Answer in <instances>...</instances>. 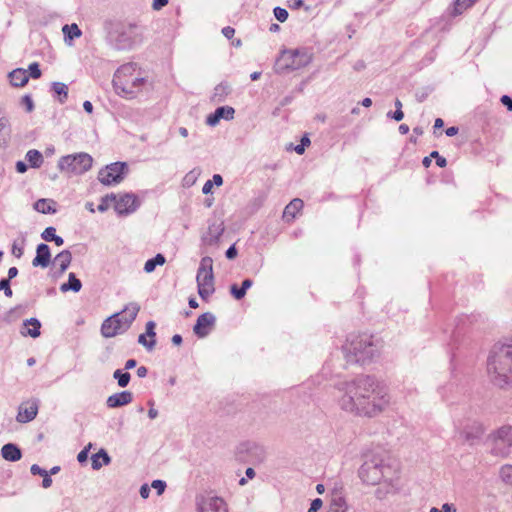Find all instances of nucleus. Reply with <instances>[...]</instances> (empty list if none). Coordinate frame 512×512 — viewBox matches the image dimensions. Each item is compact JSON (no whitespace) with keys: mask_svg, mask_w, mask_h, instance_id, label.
<instances>
[{"mask_svg":"<svg viewBox=\"0 0 512 512\" xmlns=\"http://www.w3.org/2000/svg\"><path fill=\"white\" fill-rule=\"evenodd\" d=\"M342 393L338 399L342 410L363 417H376L390 403L385 386L372 375H359L337 385Z\"/></svg>","mask_w":512,"mask_h":512,"instance_id":"f257e3e1","label":"nucleus"},{"mask_svg":"<svg viewBox=\"0 0 512 512\" xmlns=\"http://www.w3.org/2000/svg\"><path fill=\"white\" fill-rule=\"evenodd\" d=\"M398 471L397 463L388 451L377 448L364 454L359 477L364 483L377 485L381 481H392Z\"/></svg>","mask_w":512,"mask_h":512,"instance_id":"f03ea898","label":"nucleus"},{"mask_svg":"<svg viewBox=\"0 0 512 512\" xmlns=\"http://www.w3.org/2000/svg\"><path fill=\"white\" fill-rule=\"evenodd\" d=\"M491 382L501 388L512 387V345H494L487 360Z\"/></svg>","mask_w":512,"mask_h":512,"instance_id":"7ed1b4c3","label":"nucleus"},{"mask_svg":"<svg viewBox=\"0 0 512 512\" xmlns=\"http://www.w3.org/2000/svg\"><path fill=\"white\" fill-rule=\"evenodd\" d=\"M110 45L119 51L131 50L143 40L142 32L136 22H105Z\"/></svg>","mask_w":512,"mask_h":512,"instance_id":"20e7f679","label":"nucleus"},{"mask_svg":"<svg viewBox=\"0 0 512 512\" xmlns=\"http://www.w3.org/2000/svg\"><path fill=\"white\" fill-rule=\"evenodd\" d=\"M347 363L370 362L379 354L377 342L367 334L351 335L342 346Z\"/></svg>","mask_w":512,"mask_h":512,"instance_id":"39448f33","label":"nucleus"},{"mask_svg":"<svg viewBox=\"0 0 512 512\" xmlns=\"http://www.w3.org/2000/svg\"><path fill=\"white\" fill-rule=\"evenodd\" d=\"M490 453L493 456L506 458L512 452V426L504 425L488 435Z\"/></svg>","mask_w":512,"mask_h":512,"instance_id":"423d86ee","label":"nucleus"},{"mask_svg":"<svg viewBox=\"0 0 512 512\" xmlns=\"http://www.w3.org/2000/svg\"><path fill=\"white\" fill-rule=\"evenodd\" d=\"M311 61L310 55L299 49H285L276 60L275 70L277 73L294 71L307 66Z\"/></svg>","mask_w":512,"mask_h":512,"instance_id":"0eeeda50","label":"nucleus"},{"mask_svg":"<svg viewBox=\"0 0 512 512\" xmlns=\"http://www.w3.org/2000/svg\"><path fill=\"white\" fill-rule=\"evenodd\" d=\"M212 264L213 260L211 257H203L197 272L198 294L204 301H207L215 291Z\"/></svg>","mask_w":512,"mask_h":512,"instance_id":"6e6552de","label":"nucleus"},{"mask_svg":"<svg viewBox=\"0 0 512 512\" xmlns=\"http://www.w3.org/2000/svg\"><path fill=\"white\" fill-rule=\"evenodd\" d=\"M93 158L85 152L66 155L59 159L58 168L74 175H81L91 169Z\"/></svg>","mask_w":512,"mask_h":512,"instance_id":"1a4fd4ad","label":"nucleus"},{"mask_svg":"<svg viewBox=\"0 0 512 512\" xmlns=\"http://www.w3.org/2000/svg\"><path fill=\"white\" fill-rule=\"evenodd\" d=\"M135 68L136 64L131 62L123 64L116 70L112 80L113 88L116 94L127 98H133L135 96V91L129 88L124 82L127 80L126 77L133 74Z\"/></svg>","mask_w":512,"mask_h":512,"instance_id":"9d476101","label":"nucleus"},{"mask_svg":"<svg viewBox=\"0 0 512 512\" xmlns=\"http://www.w3.org/2000/svg\"><path fill=\"white\" fill-rule=\"evenodd\" d=\"M127 173V163L114 162L99 171L98 180L105 186H111L120 183Z\"/></svg>","mask_w":512,"mask_h":512,"instance_id":"9b49d317","label":"nucleus"},{"mask_svg":"<svg viewBox=\"0 0 512 512\" xmlns=\"http://www.w3.org/2000/svg\"><path fill=\"white\" fill-rule=\"evenodd\" d=\"M237 459L241 462H262L265 458L264 448L255 442H243L237 447Z\"/></svg>","mask_w":512,"mask_h":512,"instance_id":"f8f14e48","label":"nucleus"},{"mask_svg":"<svg viewBox=\"0 0 512 512\" xmlns=\"http://www.w3.org/2000/svg\"><path fill=\"white\" fill-rule=\"evenodd\" d=\"M196 506L198 512H227L224 500L217 496L198 495L196 496Z\"/></svg>","mask_w":512,"mask_h":512,"instance_id":"ddd939ff","label":"nucleus"},{"mask_svg":"<svg viewBox=\"0 0 512 512\" xmlns=\"http://www.w3.org/2000/svg\"><path fill=\"white\" fill-rule=\"evenodd\" d=\"M140 310L139 304L133 302L124 307L121 316L116 317L115 325L119 328L121 334L126 332L132 325L133 321L137 317V314Z\"/></svg>","mask_w":512,"mask_h":512,"instance_id":"4468645a","label":"nucleus"},{"mask_svg":"<svg viewBox=\"0 0 512 512\" xmlns=\"http://www.w3.org/2000/svg\"><path fill=\"white\" fill-rule=\"evenodd\" d=\"M485 427L483 424L477 421L467 423L460 431V437L465 443L469 445H475L478 443L484 435Z\"/></svg>","mask_w":512,"mask_h":512,"instance_id":"2eb2a0df","label":"nucleus"},{"mask_svg":"<svg viewBox=\"0 0 512 512\" xmlns=\"http://www.w3.org/2000/svg\"><path fill=\"white\" fill-rule=\"evenodd\" d=\"M114 208L118 215H128L136 211L139 207V201L136 195L132 193H125L119 198L116 197Z\"/></svg>","mask_w":512,"mask_h":512,"instance_id":"dca6fc26","label":"nucleus"},{"mask_svg":"<svg viewBox=\"0 0 512 512\" xmlns=\"http://www.w3.org/2000/svg\"><path fill=\"white\" fill-rule=\"evenodd\" d=\"M215 321H216V318H215V316L212 313L205 312V313L201 314L197 318L196 323H195V325L193 327L194 333L199 338L206 337L209 334V332H210L209 328L214 326Z\"/></svg>","mask_w":512,"mask_h":512,"instance_id":"f3484780","label":"nucleus"},{"mask_svg":"<svg viewBox=\"0 0 512 512\" xmlns=\"http://www.w3.org/2000/svg\"><path fill=\"white\" fill-rule=\"evenodd\" d=\"M224 231L225 227L223 221H214L209 224L207 232L202 236V241L206 245H216Z\"/></svg>","mask_w":512,"mask_h":512,"instance_id":"a211bd4d","label":"nucleus"},{"mask_svg":"<svg viewBox=\"0 0 512 512\" xmlns=\"http://www.w3.org/2000/svg\"><path fill=\"white\" fill-rule=\"evenodd\" d=\"M51 262L50 247L45 243H40L36 248V256L32 260L34 267L46 268Z\"/></svg>","mask_w":512,"mask_h":512,"instance_id":"6ab92c4d","label":"nucleus"},{"mask_svg":"<svg viewBox=\"0 0 512 512\" xmlns=\"http://www.w3.org/2000/svg\"><path fill=\"white\" fill-rule=\"evenodd\" d=\"M132 401V392L124 390L109 396L106 400V404L109 408H118L130 404Z\"/></svg>","mask_w":512,"mask_h":512,"instance_id":"aec40b11","label":"nucleus"},{"mask_svg":"<svg viewBox=\"0 0 512 512\" xmlns=\"http://www.w3.org/2000/svg\"><path fill=\"white\" fill-rule=\"evenodd\" d=\"M38 413V405L33 402L30 404H21L18 409L16 420L19 423H28L32 421Z\"/></svg>","mask_w":512,"mask_h":512,"instance_id":"412c9836","label":"nucleus"},{"mask_svg":"<svg viewBox=\"0 0 512 512\" xmlns=\"http://www.w3.org/2000/svg\"><path fill=\"white\" fill-rule=\"evenodd\" d=\"M122 313H115L110 317L106 318L101 325V334L105 338H112L118 334H121L119 328L115 325V319L121 316Z\"/></svg>","mask_w":512,"mask_h":512,"instance_id":"4be33fe9","label":"nucleus"},{"mask_svg":"<svg viewBox=\"0 0 512 512\" xmlns=\"http://www.w3.org/2000/svg\"><path fill=\"white\" fill-rule=\"evenodd\" d=\"M24 328L21 330V335L37 338L40 336L41 323L37 318H29L23 322Z\"/></svg>","mask_w":512,"mask_h":512,"instance_id":"5701e85b","label":"nucleus"},{"mask_svg":"<svg viewBox=\"0 0 512 512\" xmlns=\"http://www.w3.org/2000/svg\"><path fill=\"white\" fill-rule=\"evenodd\" d=\"M303 201L300 198L293 199L283 211V219L291 222L295 219L296 214L303 208Z\"/></svg>","mask_w":512,"mask_h":512,"instance_id":"b1692460","label":"nucleus"},{"mask_svg":"<svg viewBox=\"0 0 512 512\" xmlns=\"http://www.w3.org/2000/svg\"><path fill=\"white\" fill-rule=\"evenodd\" d=\"M1 455L7 461L16 462L21 459L22 452L16 444L7 443L2 447Z\"/></svg>","mask_w":512,"mask_h":512,"instance_id":"393cba45","label":"nucleus"},{"mask_svg":"<svg viewBox=\"0 0 512 512\" xmlns=\"http://www.w3.org/2000/svg\"><path fill=\"white\" fill-rule=\"evenodd\" d=\"M72 262V253L69 250H62L54 258V264L59 265L57 274L63 275Z\"/></svg>","mask_w":512,"mask_h":512,"instance_id":"a878e982","label":"nucleus"},{"mask_svg":"<svg viewBox=\"0 0 512 512\" xmlns=\"http://www.w3.org/2000/svg\"><path fill=\"white\" fill-rule=\"evenodd\" d=\"M10 83L14 87H23L29 80L27 71L22 68H17L11 71L8 75Z\"/></svg>","mask_w":512,"mask_h":512,"instance_id":"bb28decb","label":"nucleus"},{"mask_svg":"<svg viewBox=\"0 0 512 512\" xmlns=\"http://www.w3.org/2000/svg\"><path fill=\"white\" fill-rule=\"evenodd\" d=\"M253 285V281L249 278H246L242 281V284L240 287H238L236 284H232L230 286V293L232 296L237 299L241 300L245 297L247 290Z\"/></svg>","mask_w":512,"mask_h":512,"instance_id":"cd10ccee","label":"nucleus"},{"mask_svg":"<svg viewBox=\"0 0 512 512\" xmlns=\"http://www.w3.org/2000/svg\"><path fill=\"white\" fill-rule=\"evenodd\" d=\"M91 460L92 468L94 470H99L103 465L110 464L111 457L108 455L106 450L100 449L97 453L92 455Z\"/></svg>","mask_w":512,"mask_h":512,"instance_id":"c85d7f7f","label":"nucleus"},{"mask_svg":"<svg viewBox=\"0 0 512 512\" xmlns=\"http://www.w3.org/2000/svg\"><path fill=\"white\" fill-rule=\"evenodd\" d=\"M82 288V282L76 277L74 273H69L68 282L63 283L60 286V291L66 293L68 291H73L75 293L79 292Z\"/></svg>","mask_w":512,"mask_h":512,"instance_id":"c756f323","label":"nucleus"},{"mask_svg":"<svg viewBox=\"0 0 512 512\" xmlns=\"http://www.w3.org/2000/svg\"><path fill=\"white\" fill-rule=\"evenodd\" d=\"M231 88L226 82H221L214 88L212 101L221 103L225 101L226 97L230 94Z\"/></svg>","mask_w":512,"mask_h":512,"instance_id":"7c9ffc66","label":"nucleus"},{"mask_svg":"<svg viewBox=\"0 0 512 512\" xmlns=\"http://www.w3.org/2000/svg\"><path fill=\"white\" fill-rule=\"evenodd\" d=\"M54 205L53 200L43 198L35 202L34 209L42 214H54L57 211Z\"/></svg>","mask_w":512,"mask_h":512,"instance_id":"2f4dec72","label":"nucleus"},{"mask_svg":"<svg viewBox=\"0 0 512 512\" xmlns=\"http://www.w3.org/2000/svg\"><path fill=\"white\" fill-rule=\"evenodd\" d=\"M348 505L344 497L340 494L335 493L332 495L330 500V511L331 512H347Z\"/></svg>","mask_w":512,"mask_h":512,"instance_id":"473e14b6","label":"nucleus"},{"mask_svg":"<svg viewBox=\"0 0 512 512\" xmlns=\"http://www.w3.org/2000/svg\"><path fill=\"white\" fill-rule=\"evenodd\" d=\"M25 158L32 168H40L43 164V155L36 149L29 150Z\"/></svg>","mask_w":512,"mask_h":512,"instance_id":"72a5a7b5","label":"nucleus"},{"mask_svg":"<svg viewBox=\"0 0 512 512\" xmlns=\"http://www.w3.org/2000/svg\"><path fill=\"white\" fill-rule=\"evenodd\" d=\"M166 262V258L163 254L158 253L153 258L148 259L144 265V271L151 273L155 270L158 265H163Z\"/></svg>","mask_w":512,"mask_h":512,"instance_id":"f704fd0d","label":"nucleus"},{"mask_svg":"<svg viewBox=\"0 0 512 512\" xmlns=\"http://www.w3.org/2000/svg\"><path fill=\"white\" fill-rule=\"evenodd\" d=\"M113 378L117 380L118 386L121 388H125L128 386L131 375L127 371H123L122 369H117L113 373Z\"/></svg>","mask_w":512,"mask_h":512,"instance_id":"c9c22d12","label":"nucleus"},{"mask_svg":"<svg viewBox=\"0 0 512 512\" xmlns=\"http://www.w3.org/2000/svg\"><path fill=\"white\" fill-rule=\"evenodd\" d=\"M52 91L59 95V101L64 103L68 98V86L62 82H53Z\"/></svg>","mask_w":512,"mask_h":512,"instance_id":"e433bc0d","label":"nucleus"},{"mask_svg":"<svg viewBox=\"0 0 512 512\" xmlns=\"http://www.w3.org/2000/svg\"><path fill=\"white\" fill-rule=\"evenodd\" d=\"M65 40L68 38L73 40L74 38H79L82 35V31L78 27L77 24L72 25H64L62 28Z\"/></svg>","mask_w":512,"mask_h":512,"instance_id":"4c0bfd02","label":"nucleus"},{"mask_svg":"<svg viewBox=\"0 0 512 512\" xmlns=\"http://www.w3.org/2000/svg\"><path fill=\"white\" fill-rule=\"evenodd\" d=\"M476 0H456L454 3L453 15L457 16L463 13L467 8L473 5Z\"/></svg>","mask_w":512,"mask_h":512,"instance_id":"58836bf2","label":"nucleus"},{"mask_svg":"<svg viewBox=\"0 0 512 512\" xmlns=\"http://www.w3.org/2000/svg\"><path fill=\"white\" fill-rule=\"evenodd\" d=\"M216 113H218L220 119L232 120L234 118L235 110L230 106H220L216 108Z\"/></svg>","mask_w":512,"mask_h":512,"instance_id":"ea45409f","label":"nucleus"},{"mask_svg":"<svg viewBox=\"0 0 512 512\" xmlns=\"http://www.w3.org/2000/svg\"><path fill=\"white\" fill-rule=\"evenodd\" d=\"M499 474H500L501 480L504 483L512 486V465H510V464L503 465L500 469Z\"/></svg>","mask_w":512,"mask_h":512,"instance_id":"a19ab883","label":"nucleus"},{"mask_svg":"<svg viewBox=\"0 0 512 512\" xmlns=\"http://www.w3.org/2000/svg\"><path fill=\"white\" fill-rule=\"evenodd\" d=\"M113 201H116V194L110 193L105 195L104 197H102L101 202L98 205V210L100 212H105L109 208L110 203H112Z\"/></svg>","mask_w":512,"mask_h":512,"instance_id":"79ce46f5","label":"nucleus"},{"mask_svg":"<svg viewBox=\"0 0 512 512\" xmlns=\"http://www.w3.org/2000/svg\"><path fill=\"white\" fill-rule=\"evenodd\" d=\"M146 337L147 335L145 333L140 334L138 337V343L143 345L147 350L151 351L156 345V340L152 338L150 340H147Z\"/></svg>","mask_w":512,"mask_h":512,"instance_id":"37998d69","label":"nucleus"},{"mask_svg":"<svg viewBox=\"0 0 512 512\" xmlns=\"http://www.w3.org/2000/svg\"><path fill=\"white\" fill-rule=\"evenodd\" d=\"M273 12H274L275 18L280 22H285L289 15L288 11L281 7H275Z\"/></svg>","mask_w":512,"mask_h":512,"instance_id":"c03bdc74","label":"nucleus"},{"mask_svg":"<svg viewBox=\"0 0 512 512\" xmlns=\"http://www.w3.org/2000/svg\"><path fill=\"white\" fill-rule=\"evenodd\" d=\"M56 236V229L52 226L47 227L42 233L41 238L47 242H52Z\"/></svg>","mask_w":512,"mask_h":512,"instance_id":"a18cd8bd","label":"nucleus"},{"mask_svg":"<svg viewBox=\"0 0 512 512\" xmlns=\"http://www.w3.org/2000/svg\"><path fill=\"white\" fill-rule=\"evenodd\" d=\"M28 69H29V76L32 77L33 79H38L41 77L42 73H41L39 64L37 62L31 63L29 65Z\"/></svg>","mask_w":512,"mask_h":512,"instance_id":"49530a36","label":"nucleus"},{"mask_svg":"<svg viewBox=\"0 0 512 512\" xmlns=\"http://www.w3.org/2000/svg\"><path fill=\"white\" fill-rule=\"evenodd\" d=\"M0 291H3L5 296L12 297L13 291L10 287V281L9 279H1L0 280Z\"/></svg>","mask_w":512,"mask_h":512,"instance_id":"de8ad7c7","label":"nucleus"},{"mask_svg":"<svg viewBox=\"0 0 512 512\" xmlns=\"http://www.w3.org/2000/svg\"><path fill=\"white\" fill-rule=\"evenodd\" d=\"M24 244H25V238L22 239L21 246H18L17 242L14 241V243L12 245V254L15 257H17V258H21L22 257L23 251H24Z\"/></svg>","mask_w":512,"mask_h":512,"instance_id":"09e8293b","label":"nucleus"},{"mask_svg":"<svg viewBox=\"0 0 512 512\" xmlns=\"http://www.w3.org/2000/svg\"><path fill=\"white\" fill-rule=\"evenodd\" d=\"M21 104L25 106L27 112H32L34 110V102L30 95H24L21 98Z\"/></svg>","mask_w":512,"mask_h":512,"instance_id":"8fccbe9b","label":"nucleus"},{"mask_svg":"<svg viewBox=\"0 0 512 512\" xmlns=\"http://www.w3.org/2000/svg\"><path fill=\"white\" fill-rule=\"evenodd\" d=\"M220 120L221 119L219 118L218 113L214 111L213 113L209 114L208 117L206 118V124L213 127L216 126Z\"/></svg>","mask_w":512,"mask_h":512,"instance_id":"3c124183","label":"nucleus"},{"mask_svg":"<svg viewBox=\"0 0 512 512\" xmlns=\"http://www.w3.org/2000/svg\"><path fill=\"white\" fill-rule=\"evenodd\" d=\"M152 487L157 490L158 495H161L166 488V482L163 480H159V479L154 480L152 482Z\"/></svg>","mask_w":512,"mask_h":512,"instance_id":"603ef678","label":"nucleus"},{"mask_svg":"<svg viewBox=\"0 0 512 512\" xmlns=\"http://www.w3.org/2000/svg\"><path fill=\"white\" fill-rule=\"evenodd\" d=\"M155 322L154 321H148L146 323V335L152 339H155L156 337V332H155Z\"/></svg>","mask_w":512,"mask_h":512,"instance_id":"864d4df0","label":"nucleus"},{"mask_svg":"<svg viewBox=\"0 0 512 512\" xmlns=\"http://www.w3.org/2000/svg\"><path fill=\"white\" fill-rule=\"evenodd\" d=\"M145 79L144 78H135L131 81H129L128 79L125 80L124 82L127 84V86L129 88H131L132 90H134V88L136 87H139L140 85H142L144 83Z\"/></svg>","mask_w":512,"mask_h":512,"instance_id":"5fc2aeb1","label":"nucleus"},{"mask_svg":"<svg viewBox=\"0 0 512 512\" xmlns=\"http://www.w3.org/2000/svg\"><path fill=\"white\" fill-rule=\"evenodd\" d=\"M387 116L399 122L404 118V113L402 109H396L394 112H388Z\"/></svg>","mask_w":512,"mask_h":512,"instance_id":"6e6d98bb","label":"nucleus"},{"mask_svg":"<svg viewBox=\"0 0 512 512\" xmlns=\"http://www.w3.org/2000/svg\"><path fill=\"white\" fill-rule=\"evenodd\" d=\"M91 447V444L88 445V447L84 448L83 450H81L79 452V454L77 455V460L79 463H84L87 461L88 459V452H89V448Z\"/></svg>","mask_w":512,"mask_h":512,"instance_id":"4d7b16f0","label":"nucleus"},{"mask_svg":"<svg viewBox=\"0 0 512 512\" xmlns=\"http://www.w3.org/2000/svg\"><path fill=\"white\" fill-rule=\"evenodd\" d=\"M322 500L320 498H316L311 502V505L307 512H318V510L322 507Z\"/></svg>","mask_w":512,"mask_h":512,"instance_id":"13d9d810","label":"nucleus"},{"mask_svg":"<svg viewBox=\"0 0 512 512\" xmlns=\"http://www.w3.org/2000/svg\"><path fill=\"white\" fill-rule=\"evenodd\" d=\"M237 254H238V251L235 247V244H233L226 250L225 256L227 259L233 260L237 257Z\"/></svg>","mask_w":512,"mask_h":512,"instance_id":"bf43d9fd","label":"nucleus"},{"mask_svg":"<svg viewBox=\"0 0 512 512\" xmlns=\"http://www.w3.org/2000/svg\"><path fill=\"white\" fill-rule=\"evenodd\" d=\"M30 472L32 475L43 476L47 471L45 469L41 468L39 465L33 464L30 468Z\"/></svg>","mask_w":512,"mask_h":512,"instance_id":"052dcab7","label":"nucleus"},{"mask_svg":"<svg viewBox=\"0 0 512 512\" xmlns=\"http://www.w3.org/2000/svg\"><path fill=\"white\" fill-rule=\"evenodd\" d=\"M350 122V119L348 116H344V117H341L340 119L337 120L336 124H335V128L336 129H341V128H344L346 125H348Z\"/></svg>","mask_w":512,"mask_h":512,"instance_id":"680f3d73","label":"nucleus"},{"mask_svg":"<svg viewBox=\"0 0 512 512\" xmlns=\"http://www.w3.org/2000/svg\"><path fill=\"white\" fill-rule=\"evenodd\" d=\"M500 101L504 106H506L508 111H512V98L510 96L503 95Z\"/></svg>","mask_w":512,"mask_h":512,"instance_id":"e2e57ef3","label":"nucleus"},{"mask_svg":"<svg viewBox=\"0 0 512 512\" xmlns=\"http://www.w3.org/2000/svg\"><path fill=\"white\" fill-rule=\"evenodd\" d=\"M148 405L150 406V409L148 411V416H149L150 419H155L158 416V411L153 407L154 406V401L153 400H149L148 401Z\"/></svg>","mask_w":512,"mask_h":512,"instance_id":"0e129e2a","label":"nucleus"},{"mask_svg":"<svg viewBox=\"0 0 512 512\" xmlns=\"http://www.w3.org/2000/svg\"><path fill=\"white\" fill-rule=\"evenodd\" d=\"M222 34L227 38L231 39L235 34V29L231 26H226L222 29Z\"/></svg>","mask_w":512,"mask_h":512,"instance_id":"69168bd1","label":"nucleus"},{"mask_svg":"<svg viewBox=\"0 0 512 512\" xmlns=\"http://www.w3.org/2000/svg\"><path fill=\"white\" fill-rule=\"evenodd\" d=\"M42 487L49 488L52 485V479L48 472H46L43 476Z\"/></svg>","mask_w":512,"mask_h":512,"instance_id":"338daca9","label":"nucleus"},{"mask_svg":"<svg viewBox=\"0 0 512 512\" xmlns=\"http://www.w3.org/2000/svg\"><path fill=\"white\" fill-rule=\"evenodd\" d=\"M168 4V0H154L152 7L154 10H160Z\"/></svg>","mask_w":512,"mask_h":512,"instance_id":"774afa93","label":"nucleus"}]
</instances>
